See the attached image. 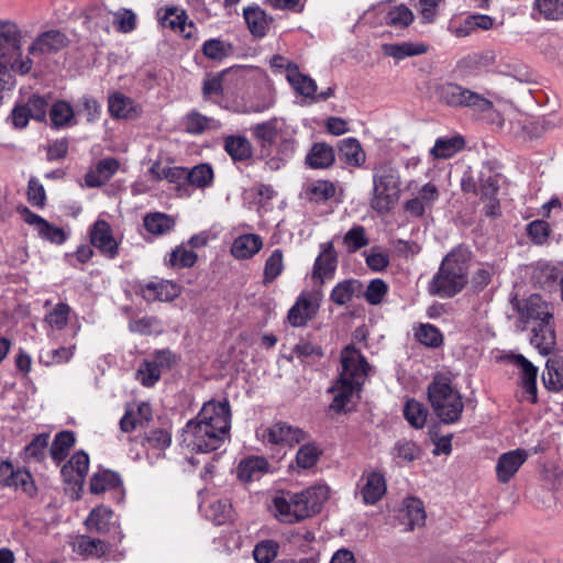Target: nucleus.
I'll return each instance as SVG.
<instances>
[{
    "label": "nucleus",
    "mask_w": 563,
    "mask_h": 563,
    "mask_svg": "<svg viewBox=\"0 0 563 563\" xmlns=\"http://www.w3.org/2000/svg\"><path fill=\"white\" fill-rule=\"evenodd\" d=\"M428 398L437 417L445 424L460 420L464 409L462 396L451 380L437 375L428 387Z\"/></svg>",
    "instance_id": "6"
},
{
    "label": "nucleus",
    "mask_w": 563,
    "mask_h": 563,
    "mask_svg": "<svg viewBox=\"0 0 563 563\" xmlns=\"http://www.w3.org/2000/svg\"><path fill=\"white\" fill-rule=\"evenodd\" d=\"M195 420L217 431L230 435L231 429V408L227 399L214 401L210 400L203 404Z\"/></svg>",
    "instance_id": "9"
},
{
    "label": "nucleus",
    "mask_w": 563,
    "mask_h": 563,
    "mask_svg": "<svg viewBox=\"0 0 563 563\" xmlns=\"http://www.w3.org/2000/svg\"><path fill=\"white\" fill-rule=\"evenodd\" d=\"M361 495L364 504L375 505L386 493L387 485L384 475L377 471H371L362 475Z\"/></svg>",
    "instance_id": "17"
},
{
    "label": "nucleus",
    "mask_w": 563,
    "mask_h": 563,
    "mask_svg": "<svg viewBox=\"0 0 563 563\" xmlns=\"http://www.w3.org/2000/svg\"><path fill=\"white\" fill-rule=\"evenodd\" d=\"M323 351L321 346L312 344L309 341L301 340L292 349V357H296L300 363L306 365L314 364L321 360Z\"/></svg>",
    "instance_id": "38"
},
{
    "label": "nucleus",
    "mask_w": 563,
    "mask_h": 563,
    "mask_svg": "<svg viewBox=\"0 0 563 563\" xmlns=\"http://www.w3.org/2000/svg\"><path fill=\"white\" fill-rule=\"evenodd\" d=\"M339 156L347 165L353 167L362 166L366 161V155L361 143L355 137L341 140L338 145Z\"/></svg>",
    "instance_id": "26"
},
{
    "label": "nucleus",
    "mask_w": 563,
    "mask_h": 563,
    "mask_svg": "<svg viewBox=\"0 0 563 563\" xmlns=\"http://www.w3.org/2000/svg\"><path fill=\"white\" fill-rule=\"evenodd\" d=\"M109 545L100 539L80 537L76 542V551L90 558H102L109 552Z\"/></svg>",
    "instance_id": "37"
},
{
    "label": "nucleus",
    "mask_w": 563,
    "mask_h": 563,
    "mask_svg": "<svg viewBox=\"0 0 563 563\" xmlns=\"http://www.w3.org/2000/svg\"><path fill=\"white\" fill-rule=\"evenodd\" d=\"M286 78L297 93L312 100L317 92V84L309 76L301 74L296 64L288 63Z\"/></svg>",
    "instance_id": "22"
},
{
    "label": "nucleus",
    "mask_w": 563,
    "mask_h": 563,
    "mask_svg": "<svg viewBox=\"0 0 563 563\" xmlns=\"http://www.w3.org/2000/svg\"><path fill=\"white\" fill-rule=\"evenodd\" d=\"M283 252L276 249L272 252L269 257L266 260L264 267V283H272L275 280L284 269Z\"/></svg>",
    "instance_id": "55"
},
{
    "label": "nucleus",
    "mask_w": 563,
    "mask_h": 563,
    "mask_svg": "<svg viewBox=\"0 0 563 563\" xmlns=\"http://www.w3.org/2000/svg\"><path fill=\"white\" fill-rule=\"evenodd\" d=\"M264 439L272 444L295 445L306 440L307 433L300 428L292 427L285 422H277L266 429Z\"/></svg>",
    "instance_id": "13"
},
{
    "label": "nucleus",
    "mask_w": 563,
    "mask_h": 563,
    "mask_svg": "<svg viewBox=\"0 0 563 563\" xmlns=\"http://www.w3.org/2000/svg\"><path fill=\"white\" fill-rule=\"evenodd\" d=\"M172 443V435L168 431L163 429L152 430L145 434L142 442L147 451H154L156 456H159Z\"/></svg>",
    "instance_id": "39"
},
{
    "label": "nucleus",
    "mask_w": 563,
    "mask_h": 563,
    "mask_svg": "<svg viewBox=\"0 0 563 563\" xmlns=\"http://www.w3.org/2000/svg\"><path fill=\"white\" fill-rule=\"evenodd\" d=\"M318 302L310 292H302L287 314L288 322L296 328L305 327L317 313Z\"/></svg>",
    "instance_id": "11"
},
{
    "label": "nucleus",
    "mask_w": 563,
    "mask_h": 563,
    "mask_svg": "<svg viewBox=\"0 0 563 563\" xmlns=\"http://www.w3.org/2000/svg\"><path fill=\"white\" fill-rule=\"evenodd\" d=\"M229 437L192 419L185 424L180 442L183 446L192 452L209 453L220 449L229 440Z\"/></svg>",
    "instance_id": "8"
},
{
    "label": "nucleus",
    "mask_w": 563,
    "mask_h": 563,
    "mask_svg": "<svg viewBox=\"0 0 563 563\" xmlns=\"http://www.w3.org/2000/svg\"><path fill=\"white\" fill-rule=\"evenodd\" d=\"M52 126L59 129L75 123V113L70 103L66 101L55 102L49 111Z\"/></svg>",
    "instance_id": "40"
},
{
    "label": "nucleus",
    "mask_w": 563,
    "mask_h": 563,
    "mask_svg": "<svg viewBox=\"0 0 563 563\" xmlns=\"http://www.w3.org/2000/svg\"><path fill=\"white\" fill-rule=\"evenodd\" d=\"M269 470V464L265 457L249 456L243 459L238 466V477L243 482L260 479Z\"/></svg>",
    "instance_id": "23"
},
{
    "label": "nucleus",
    "mask_w": 563,
    "mask_h": 563,
    "mask_svg": "<svg viewBox=\"0 0 563 563\" xmlns=\"http://www.w3.org/2000/svg\"><path fill=\"white\" fill-rule=\"evenodd\" d=\"M147 360L155 367V369H158L161 375L172 369V367L177 363L176 355L173 354L169 350L156 351L153 357Z\"/></svg>",
    "instance_id": "64"
},
{
    "label": "nucleus",
    "mask_w": 563,
    "mask_h": 563,
    "mask_svg": "<svg viewBox=\"0 0 563 563\" xmlns=\"http://www.w3.org/2000/svg\"><path fill=\"white\" fill-rule=\"evenodd\" d=\"M108 109L110 114L117 119H132L139 114L134 101L121 92L109 96Z\"/></svg>",
    "instance_id": "25"
},
{
    "label": "nucleus",
    "mask_w": 563,
    "mask_h": 563,
    "mask_svg": "<svg viewBox=\"0 0 563 563\" xmlns=\"http://www.w3.org/2000/svg\"><path fill=\"white\" fill-rule=\"evenodd\" d=\"M561 275V271L554 264L549 262H539L534 273L533 278L541 286H550L554 283Z\"/></svg>",
    "instance_id": "54"
},
{
    "label": "nucleus",
    "mask_w": 563,
    "mask_h": 563,
    "mask_svg": "<svg viewBox=\"0 0 563 563\" xmlns=\"http://www.w3.org/2000/svg\"><path fill=\"white\" fill-rule=\"evenodd\" d=\"M184 126L189 134L198 135L206 130L219 129L220 123L209 117H206L197 111L189 112L184 119Z\"/></svg>",
    "instance_id": "34"
},
{
    "label": "nucleus",
    "mask_w": 563,
    "mask_h": 563,
    "mask_svg": "<svg viewBox=\"0 0 563 563\" xmlns=\"http://www.w3.org/2000/svg\"><path fill=\"white\" fill-rule=\"evenodd\" d=\"M472 252L464 246L453 249L439 267L429 284V292L442 298H451L467 284Z\"/></svg>",
    "instance_id": "3"
},
{
    "label": "nucleus",
    "mask_w": 563,
    "mask_h": 563,
    "mask_svg": "<svg viewBox=\"0 0 563 563\" xmlns=\"http://www.w3.org/2000/svg\"><path fill=\"white\" fill-rule=\"evenodd\" d=\"M213 169L210 164H199L187 169V180L197 188L209 187L213 181Z\"/></svg>",
    "instance_id": "47"
},
{
    "label": "nucleus",
    "mask_w": 563,
    "mask_h": 563,
    "mask_svg": "<svg viewBox=\"0 0 563 563\" xmlns=\"http://www.w3.org/2000/svg\"><path fill=\"white\" fill-rule=\"evenodd\" d=\"M536 8L548 20L563 18V2L561 0H536Z\"/></svg>",
    "instance_id": "62"
},
{
    "label": "nucleus",
    "mask_w": 563,
    "mask_h": 563,
    "mask_svg": "<svg viewBox=\"0 0 563 563\" xmlns=\"http://www.w3.org/2000/svg\"><path fill=\"white\" fill-rule=\"evenodd\" d=\"M119 169V162L115 158L101 159L96 169L86 175V183L90 187H99L106 184Z\"/></svg>",
    "instance_id": "30"
},
{
    "label": "nucleus",
    "mask_w": 563,
    "mask_h": 563,
    "mask_svg": "<svg viewBox=\"0 0 563 563\" xmlns=\"http://www.w3.org/2000/svg\"><path fill=\"white\" fill-rule=\"evenodd\" d=\"M135 379L144 387H153L161 379V374L148 360H144L135 373Z\"/></svg>",
    "instance_id": "60"
},
{
    "label": "nucleus",
    "mask_w": 563,
    "mask_h": 563,
    "mask_svg": "<svg viewBox=\"0 0 563 563\" xmlns=\"http://www.w3.org/2000/svg\"><path fill=\"white\" fill-rule=\"evenodd\" d=\"M186 19L187 15L185 11L179 10L177 8H168L166 9L165 13L159 18V22L163 27H167L179 33H185ZM184 35L186 37L190 36L189 33H186Z\"/></svg>",
    "instance_id": "45"
},
{
    "label": "nucleus",
    "mask_w": 563,
    "mask_h": 563,
    "mask_svg": "<svg viewBox=\"0 0 563 563\" xmlns=\"http://www.w3.org/2000/svg\"><path fill=\"white\" fill-rule=\"evenodd\" d=\"M321 252L314 261L312 278L323 284L331 278L338 264L336 254L332 242L320 245Z\"/></svg>",
    "instance_id": "16"
},
{
    "label": "nucleus",
    "mask_w": 563,
    "mask_h": 563,
    "mask_svg": "<svg viewBox=\"0 0 563 563\" xmlns=\"http://www.w3.org/2000/svg\"><path fill=\"white\" fill-rule=\"evenodd\" d=\"M413 21L412 11L404 5H396L391 8L386 14V23L394 27H406Z\"/></svg>",
    "instance_id": "53"
},
{
    "label": "nucleus",
    "mask_w": 563,
    "mask_h": 563,
    "mask_svg": "<svg viewBox=\"0 0 563 563\" xmlns=\"http://www.w3.org/2000/svg\"><path fill=\"white\" fill-rule=\"evenodd\" d=\"M283 121L273 118L268 121L251 126L252 135L261 143L262 147L271 146L275 143L277 135L282 129Z\"/></svg>",
    "instance_id": "29"
},
{
    "label": "nucleus",
    "mask_w": 563,
    "mask_h": 563,
    "mask_svg": "<svg viewBox=\"0 0 563 563\" xmlns=\"http://www.w3.org/2000/svg\"><path fill=\"white\" fill-rule=\"evenodd\" d=\"M532 336L530 343L542 355H548L553 351L556 344L553 321H543L533 324L531 328Z\"/></svg>",
    "instance_id": "18"
},
{
    "label": "nucleus",
    "mask_w": 563,
    "mask_h": 563,
    "mask_svg": "<svg viewBox=\"0 0 563 563\" xmlns=\"http://www.w3.org/2000/svg\"><path fill=\"white\" fill-rule=\"evenodd\" d=\"M342 371L338 382L329 389L333 394L330 409L344 410L353 394L364 384L369 365L354 345H347L341 352Z\"/></svg>",
    "instance_id": "1"
},
{
    "label": "nucleus",
    "mask_w": 563,
    "mask_h": 563,
    "mask_svg": "<svg viewBox=\"0 0 563 563\" xmlns=\"http://www.w3.org/2000/svg\"><path fill=\"white\" fill-rule=\"evenodd\" d=\"M263 247L260 235L249 233L238 236L231 246V254L236 260H247L257 254Z\"/></svg>",
    "instance_id": "21"
},
{
    "label": "nucleus",
    "mask_w": 563,
    "mask_h": 563,
    "mask_svg": "<svg viewBox=\"0 0 563 563\" xmlns=\"http://www.w3.org/2000/svg\"><path fill=\"white\" fill-rule=\"evenodd\" d=\"M223 93V79L221 75H208L203 79V98L217 102V98Z\"/></svg>",
    "instance_id": "61"
},
{
    "label": "nucleus",
    "mask_w": 563,
    "mask_h": 563,
    "mask_svg": "<svg viewBox=\"0 0 563 563\" xmlns=\"http://www.w3.org/2000/svg\"><path fill=\"white\" fill-rule=\"evenodd\" d=\"M542 382L549 390L559 391L563 389V360L549 358L545 371L542 374Z\"/></svg>",
    "instance_id": "33"
},
{
    "label": "nucleus",
    "mask_w": 563,
    "mask_h": 563,
    "mask_svg": "<svg viewBox=\"0 0 563 563\" xmlns=\"http://www.w3.org/2000/svg\"><path fill=\"white\" fill-rule=\"evenodd\" d=\"M322 451L313 442H308L300 446L296 454L297 465L301 468H310L316 465Z\"/></svg>",
    "instance_id": "51"
},
{
    "label": "nucleus",
    "mask_w": 563,
    "mask_h": 563,
    "mask_svg": "<svg viewBox=\"0 0 563 563\" xmlns=\"http://www.w3.org/2000/svg\"><path fill=\"white\" fill-rule=\"evenodd\" d=\"M69 313L70 307L65 302H59L46 314L45 321L51 328L62 330L68 323Z\"/></svg>",
    "instance_id": "56"
},
{
    "label": "nucleus",
    "mask_w": 563,
    "mask_h": 563,
    "mask_svg": "<svg viewBox=\"0 0 563 563\" xmlns=\"http://www.w3.org/2000/svg\"><path fill=\"white\" fill-rule=\"evenodd\" d=\"M278 549L276 541L265 540L255 545L253 556L257 563H271L277 556Z\"/></svg>",
    "instance_id": "58"
},
{
    "label": "nucleus",
    "mask_w": 563,
    "mask_h": 563,
    "mask_svg": "<svg viewBox=\"0 0 563 563\" xmlns=\"http://www.w3.org/2000/svg\"><path fill=\"white\" fill-rule=\"evenodd\" d=\"M75 444V435L71 431H62L56 434L49 449L52 459L59 463L66 459L68 451Z\"/></svg>",
    "instance_id": "44"
},
{
    "label": "nucleus",
    "mask_w": 563,
    "mask_h": 563,
    "mask_svg": "<svg viewBox=\"0 0 563 563\" xmlns=\"http://www.w3.org/2000/svg\"><path fill=\"white\" fill-rule=\"evenodd\" d=\"M120 476L109 470L97 472L92 475L90 481V490L93 494H100L107 489L117 488L120 486Z\"/></svg>",
    "instance_id": "43"
},
{
    "label": "nucleus",
    "mask_w": 563,
    "mask_h": 563,
    "mask_svg": "<svg viewBox=\"0 0 563 563\" xmlns=\"http://www.w3.org/2000/svg\"><path fill=\"white\" fill-rule=\"evenodd\" d=\"M179 287L169 280L148 282L141 287V294L147 301H172L178 297Z\"/></svg>",
    "instance_id": "19"
},
{
    "label": "nucleus",
    "mask_w": 563,
    "mask_h": 563,
    "mask_svg": "<svg viewBox=\"0 0 563 563\" xmlns=\"http://www.w3.org/2000/svg\"><path fill=\"white\" fill-rule=\"evenodd\" d=\"M33 68V59L22 54V35L19 26L0 21V93L11 79L9 71L25 76Z\"/></svg>",
    "instance_id": "4"
},
{
    "label": "nucleus",
    "mask_w": 563,
    "mask_h": 563,
    "mask_svg": "<svg viewBox=\"0 0 563 563\" xmlns=\"http://www.w3.org/2000/svg\"><path fill=\"white\" fill-rule=\"evenodd\" d=\"M328 498L329 488L323 485L298 493L282 492L273 498V508L279 521L294 523L320 512Z\"/></svg>",
    "instance_id": "2"
},
{
    "label": "nucleus",
    "mask_w": 563,
    "mask_h": 563,
    "mask_svg": "<svg viewBox=\"0 0 563 563\" xmlns=\"http://www.w3.org/2000/svg\"><path fill=\"white\" fill-rule=\"evenodd\" d=\"M404 416L410 426L420 429L426 424L428 412L422 404L410 399L406 402Z\"/></svg>",
    "instance_id": "49"
},
{
    "label": "nucleus",
    "mask_w": 563,
    "mask_h": 563,
    "mask_svg": "<svg viewBox=\"0 0 563 563\" xmlns=\"http://www.w3.org/2000/svg\"><path fill=\"white\" fill-rule=\"evenodd\" d=\"M335 194L334 184L329 180H317L311 183L306 191L307 198L313 202H324Z\"/></svg>",
    "instance_id": "46"
},
{
    "label": "nucleus",
    "mask_w": 563,
    "mask_h": 563,
    "mask_svg": "<svg viewBox=\"0 0 563 563\" xmlns=\"http://www.w3.org/2000/svg\"><path fill=\"white\" fill-rule=\"evenodd\" d=\"M343 243L345 244L349 253H355L360 249L368 245L369 240L362 225H354L345 233Z\"/></svg>",
    "instance_id": "52"
},
{
    "label": "nucleus",
    "mask_w": 563,
    "mask_h": 563,
    "mask_svg": "<svg viewBox=\"0 0 563 563\" xmlns=\"http://www.w3.org/2000/svg\"><path fill=\"white\" fill-rule=\"evenodd\" d=\"M388 291V285L380 278H376L369 282L364 297L369 305H379L383 302Z\"/></svg>",
    "instance_id": "59"
},
{
    "label": "nucleus",
    "mask_w": 563,
    "mask_h": 563,
    "mask_svg": "<svg viewBox=\"0 0 563 563\" xmlns=\"http://www.w3.org/2000/svg\"><path fill=\"white\" fill-rule=\"evenodd\" d=\"M401 178L391 161H382L373 168L371 207L380 214L389 212L400 197Z\"/></svg>",
    "instance_id": "5"
},
{
    "label": "nucleus",
    "mask_w": 563,
    "mask_h": 563,
    "mask_svg": "<svg viewBox=\"0 0 563 563\" xmlns=\"http://www.w3.org/2000/svg\"><path fill=\"white\" fill-rule=\"evenodd\" d=\"M528 453L523 449H516L503 453L497 461L496 475L500 483H508L527 461Z\"/></svg>",
    "instance_id": "14"
},
{
    "label": "nucleus",
    "mask_w": 563,
    "mask_h": 563,
    "mask_svg": "<svg viewBox=\"0 0 563 563\" xmlns=\"http://www.w3.org/2000/svg\"><path fill=\"white\" fill-rule=\"evenodd\" d=\"M358 288L357 280L346 279L339 283L331 291L330 298L338 306L350 302Z\"/></svg>",
    "instance_id": "50"
},
{
    "label": "nucleus",
    "mask_w": 563,
    "mask_h": 563,
    "mask_svg": "<svg viewBox=\"0 0 563 563\" xmlns=\"http://www.w3.org/2000/svg\"><path fill=\"white\" fill-rule=\"evenodd\" d=\"M511 360L512 363L520 369L522 387L530 396L531 402H534L537 400L538 368L521 354L512 355Z\"/></svg>",
    "instance_id": "20"
},
{
    "label": "nucleus",
    "mask_w": 563,
    "mask_h": 563,
    "mask_svg": "<svg viewBox=\"0 0 563 563\" xmlns=\"http://www.w3.org/2000/svg\"><path fill=\"white\" fill-rule=\"evenodd\" d=\"M243 15L250 32L255 37H264L267 34L273 20L264 10L260 7H249L244 9Z\"/></svg>",
    "instance_id": "24"
},
{
    "label": "nucleus",
    "mask_w": 563,
    "mask_h": 563,
    "mask_svg": "<svg viewBox=\"0 0 563 563\" xmlns=\"http://www.w3.org/2000/svg\"><path fill=\"white\" fill-rule=\"evenodd\" d=\"M335 159L334 150L327 143H316L306 156V164L313 169L330 167Z\"/></svg>",
    "instance_id": "27"
},
{
    "label": "nucleus",
    "mask_w": 563,
    "mask_h": 563,
    "mask_svg": "<svg viewBox=\"0 0 563 563\" xmlns=\"http://www.w3.org/2000/svg\"><path fill=\"white\" fill-rule=\"evenodd\" d=\"M112 516L113 512L111 509L100 506L91 510L90 515L85 521V525L90 531L104 533L109 531Z\"/></svg>",
    "instance_id": "36"
},
{
    "label": "nucleus",
    "mask_w": 563,
    "mask_h": 563,
    "mask_svg": "<svg viewBox=\"0 0 563 563\" xmlns=\"http://www.w3.org/2000/svg\"><path fill=\"white\" fill-rule=\"evenodd\" d=\"M90 243L103 256L114 258L119 254V244L115 241L111 225L102 219H98L89 231Z\"/></svg>",
    "instance_id": "10"
},
{
    "label": "nucleus",
    "mask_w": 563,
    "mask_h": 563,
    "mask_svg": "<svg viewBox=\"0 0 563 563\" xmlns=\"http://www.w3.org/2000/svg\"><path fill=\"white\" fill-rule=\"evenodd\" d=\"M67 45V37L57 30L40 34L27 48V55H45L56 53Z\"/></svg>",
    "instance_id": "15"
},
{
    "label": "nucleus",
    "mask_w": 563,
    "mask_h": 563,
    "mask_svg": "<svg viewBox=\"0 0 563 563\" xmlns=\"http://www.w3.org/2000/svg\"><path fill=\"white\" fill-rule=\"evenodd\" d=\"M402 520L413 530L426 522V511L423 503L415 497L405 498L402 501Z\"/></svg>",
    "instance_id": "28"
},
{
    "label": "nucleus",
    "mask_w": 563,
    "mask_h": 563,
    "mask_svg": "<svg viewBox=\"0 0 563 563\" xmlns=\"http://www.w3.org/2000/svg\"><path fill=\"white\" fill-rule=\"evenodd\" d=\"M224 150L234 161H244L252 155L251 143L243 136H228Z\"/></svg>",
    "instance_id": "42"
},
{
    "label": "nucleus",
    "mask_w": 563,
    "mask_h": 563,
    "mask_svg": "<svg viewBox=\"0 0 563 563\" xmlns=\"http://www.w3.org/2000/svg\"><path fill=\"white\" fill-rule=\"evenodd\" d=\"M520 318L527 323L538 324L543 321H553V312L549 303L539 295L529 296L519 308Z\"/></svg>",
    "instance_id": "12"
},
{
    "label": "nucleus",
    "mask_w": 563,
    "mask_h": 563,
    "mask_svg": "<svg viewBox=\"0 0 563 563\" xmlns=\"http://www.w3.org/2000/svg\"><path fill=\"white\" fill-rule=\"evenodd\" d=\"M416 338L420 343L429 347H438L443 342L440 330L432 324H421L416 332Z\"/></svg>",
    "instance_id": "57"
},
{
    "label": "nucleus",
    "mask_w": 563,
    "mask_h": 563,
    "mask_svg": "<svg viewBox=\"0 0 563 563\" xmlns=\"http://www.w3.org/2000/svg\"><path fill=\"white\" fill-rule=\"evenodd\" d=\"M144 228L154 235H165L175 228V219L162 212L148 213L143 219Z\"/></svg>",
    "instance_id": "31"
},
{
    "label": "nucleus",
    "mask_w": 563,
    "mask_h": 563,
    "mask_svg": "<svg viewBox=\"0 0 563 563\" xmlns=\"http://www.w3.org/2000/svg\"><path fill=\"white\" fill-rule=\"evenodd\" d=\"M437 97L441 103L452 108H467L482 117L494 111V103L483 95L462 85L445 82L437 88Z\"/></svg>",
    "instance_id": "7"
},
{
    "label": "nucleus",
    "mask_w": 563,
    "mask_h": 563,
    "mask_svg": "<svg viewBox=\"0 0 563 563\" xmlns=\"http://www.w3.org/2000/svg\"><path fill=\"white\" fill-rule=\"evenodd\" d=\"M465 145L463 137L453 136L450 139H438L434 146L430 150V154L434 158L446 159L451 158L455 153L462 150Z\"/></svg>",
    "instance_id": "35"
},
{
    "label": "nucleus",
    "mask_w": 563,
    "mask_h": 563,
    "mask_svg": "<svg viewBox=\"0 0 563 563\" xmlns=\"http://www.w3.org/2000/svg\"><path fill=\"white\" fill-rule=\"evenodd\" d=\"M197 260L198 255L195 252L179 245L168 254L165 262L168 266L184 268L194 266Z\"/></svg>",
    "instance_id": "48"
},
{
    "label": "nucleus",
    "mask_w": 563,
    "mask_h": 563,
    "mask_svg": "<svg viewBox=\"0 0 563 563\" xmlns=\"http://www.w3.org/2000/svg\"><path fill=\"white\" fill-rule=\"evenodd\" d=\"M550 225L544 220H534L527 225V233L534 244H544L550 236Z\"/></svg>",
    "instance_id": "63"
},
{
    "label": "nucleus",
    "mask_w": 563,
    "mask_h": 563,
    "mask_svg": "<svg viewBox=\"0 0 563 563\" xmlns=\"http://www.w3.org/2000/svg\"><path fill=\"white\" fill-rule=\"evenodd\" d=\"M75 350L76 345L42 350L40 352L38 360L45 366L64 364L70 361L74 356Z\"/></svg>",
    "instance_id": "41"
},
{
    "label": "nucleus",
    "mask_w": 563,
    "mask_h": 563,
    "mask_svg": "<svg viewBox=\"0 0 563 563\" xmlns=\"http://www.w3.org/2000/svg\"><path fill=\"white\" fill-rule=\"evenodd\" d=\"M382 51L385 55L397 60H401L409 56L420 55L427 52L424 44H413L410 42L383 44Z\"/></svg>",
    "instance_id": "32"
}]
</instances>
